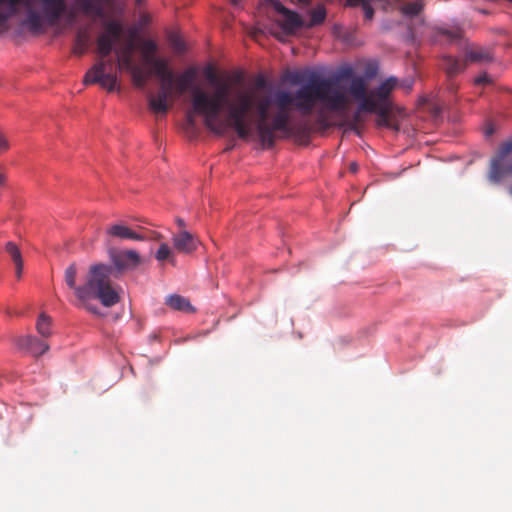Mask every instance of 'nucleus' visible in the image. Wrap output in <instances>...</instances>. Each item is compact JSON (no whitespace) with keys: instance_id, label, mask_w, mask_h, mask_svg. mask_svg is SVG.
<instances>
[{"instance_id":"72a5a7b5","label":"nucleus","mask_w":512,"mask_h":512,"mask_svg":"<svg viewBox=\"0 0 512 512\" xmlns=\"http://www.w3.org/2000/svg\"><path fill=\"white\" fill-rule=\"evenodd\" d=\"M377 74V65L376 64H369L365 69V77L368 79H371L375 77Z\"/></svg>"},{"instance_id":"58836bf2","label":"nucleus","mask_w":512,"mask_h":512,"mask_svg":"<svg viewBox=\"0 0 512 512\" xmlns=\"http://www.w3.org/2000/svg\"><path fill=\"white\" fill-rule=\"evenodd\" d=\"M9 148V144L4 135L0 132V151H6Z\"/></svg>"},{"instance_id":"c756f323","label":"nucleus","mask_w":512,"mask_h":512,"mask_svg":"<svg viewBox=\"0 0 512 512\" xmlns=\"http://www.w3.org/2000/svg\"><path fill=\"white\" fill-rule=\"evenodd\" d=\"M439 33L446 36L450 41H457L462 38L463 31L459 27L441 28Z\"/></svg>"},{"instance_id":"393cba45","label":"nucleus","mask_w":512,"mask_h":512,"mask_svg":"<svg viewBox=\"0 0 512 512\" xmlns=\"http://www.w3.org/2000/svg\"><path fill=\"white\" fill-rule=\"evenodd\" d=\"M129 73L131 74L133 84L137 88L143 89L146 86L150 74L146 73L142 67L137 66Z\"/></svg>"},{"instance_id":"a19ab883","label":"nucleus","mask_w":512,"mask_h":512,"mask_svg":"<svg viewBox=\"0 0 512 512\" xmlns=\"http://www.w3.org/2000/svg\"><path fill=\"white\" fill-rule=\"evenodd\" d=\"M15 270H16V271H15V273H16V277H17L18 279H20V278H21V276H22V271H23V262H22V263H17V264H15Z\"/></svg>"},{"instance_id":"39448f33","label":"nucleus","mask_w":512,"mask_h":512,"mask_svg":"<svg viewBox=\"0 0 512 512\" xmlns=\"http://www.w3.org/2000/svg\"><path fill=\"white\" fill-rule=\"evenodd\" d=\"M123 34V25L118 20H106L104 22V31L97 38V52L99 60L86 72L84 84H99L103 89L112 92L118 85V79L115 72L111 71L114 62L107 59L114 50L116 43Z\"/></svg>"},{"instance_id":"1a4fd4ad","label":"nucleus","mask_w":512,"mask_h":512,"mask_svg":"<svg viewBox=\"0 0 512 512\" xmlns=\"http://www.w3.org/2000/svg\"><path fill=\"white\" fill-rule=\"evenodd\" d=\"M274 9L280 14L279 24L286 34H293L297 30L305 28V21L301 16L286 8L281 2H275Z\"/></svg>"},{"instance_id":"b1692460","label":"nucleus","mask_w":512,"mask_h":512,"mask_svg":"<svg viewBox=\"0 0 512 512\" xmlns=\"http://www.w3.org/2000/svg\"><path fill=\"white\" fill-rule=\"evenodd\" d=\"M310 20L305 22V28H312L322 24L326 19V9L322 5H318L316 8L309 12Z\"/></svg>"},{"instance_id":"c03bdc74","label":"nucleus","mask_w":512,"mask_h":512,"mask_svg":"<svg viewBox=\"0 0 512 512\" xmlns=\"http://www.w3.org/2000/svg\"><path fill=\"white\" fill-rule=\"evenodd\" d=\"M176 223L180 228H182V230H185L184 228H185L186 224L182 218H177Z\"/></svg>"},{"instance_id":"9b49d317","label":"nucleus","mask_w":512,"mask_h":512,"mask_svg":"<svg viewBox=\"0 0 512 512\" xmlns=\"http://www.w3.org/2000/svg\"><path fill=\"white\" fill-rule=\"evenodd\" d=\"M386 4L393 9L398 10L406 18H415L422 14L426 6V0H386Z\"/></svg>"},{"instance_id":"2eb2a0df","label":"nucleus","mask_w":512,"mask_h":512,"mask_svg":"<svg viewBox=\"0 0 512 512\" xmlns=\"http://www.w3.org/2000/svg\"><path fill=\"white\" fill-rule=\"evenodd\" d=\"M16 345L19 349L26 350L37 356L42 355L49 349V346L46 342L39 340L38 338L31 335L17 338Z\"/></svg>"},{"instance_id":"5701e85b","label":"nucleus","mask_w":512,"mask_h":512,"mask_svg":"<svg viewBox=\"0 0 512 512\" xmlns=\"http://www.w3.org/2000/svg\"><path fill=\"white\" fill-rule=\"evenodd\" d=\"M7 4L9 7V11L0 12V26L6 24L8 19L13 16L17 11V6L19 4H24L27 8H30V0H5L1 5Z\"/></svg>"},{"instance_id":"a878e982","label":"nucleus","mask_w":512,"mask_h":512,"mask_svg":"<svg viewBox=\"0 0 512 512\" xmlns=\"http://www.w3.org/2000/svg\"><path fill=\"white\" fill-rule=\"evenodd\" d=\"M141 51L143 54L144 62L147 64L150 59L155 58V53L158 49L157 44L150 39L142 40L141 43Z\"/></svg>"},{"instance_id":"cd10ccee","label":"nucleus","mask_w":512,"mask_h":512,"mask_svg":"<svg viewBox=\"0 0 512 512\" xmlns=\"http://www.w3.org/2000/svg\"><path fill=\"white\" fill-rule=\"evenodd\" d=\"M116 53L118 54V66L120 69L130 72L138 66L133 62V57L129 52H122L116 49Z\"/></svg>"},{"instance_id":"412c9836","label":"nucleus","mask_w":512,"mask_h":512,"mask_svg":"<svg viewBox=\"0 0 512 512\" xmlns=\"http://www.w3.org/2000/svg\"><path fill=\"white\" fill-rule=\"evenodd\" d=\"M465 60L470 62L485 63L492 60L491 53L484 48H468L465 52Z\"/></svg>"},{"instance_id":"aec40b11","label":"nucleus","mask_w":512,"mask_h":512,"mask_svg":"<svg viewBox=\"0 0 512 512\" xmlns=\"http://www.w3.org/2000/svg\"><path fill=\"white\" fill-rule=\"evenodd\" d=\"M90 43V33L86 28H81L77 31L75 36V44L73 53L77 56H82L86 53Z\"/></svg>"},{"instance_id":"0eeeda50","label":"nucleus","mask_w":512,"mask_h":512,"mask_svg":"<svg viewBox=\"0 0 512 512\" xmlns=\"http://www.w3.org/2000/svg\"><path fill=\"white\" fill-rule=\"evenodd\" d=\"M32 1L30 0V8H28L24 23L31 32L38 33L43 30V19L38 12L31 8ZM40 2L44 18L50 26H54L66 12V0H40Z\"/></svg>"},{"instance_id":"473e14b6","label":"nucleus","mask_w":512,"mask_h":512,"mask_svg":"<svg viewBox=\"0 0 512 512\" xmlns=\"http://www.w3.org/2000/svg\"><path fill=\"white\" fill-rule=\"evenodd\" d=\"M362 113H368V112L366 110H360V104H359L357 107V110L354 112V114L352 115V117L349 121V126L351 129L357 130L359 128V126L362 125V123H363Z\"/></svg>"},{"instance_id":"9d476101","label":"nucleus","mask_w":512,"mask_h":512,"mask_svg":"<svg viewBox=\"0 0 512 512\" xmlns=\"http://www.w3.org/2000/svg\"><path fill=\"white\" fill-rule=\"evenodd\" d=\"M110 259L118 271L134 270L141 264L140 255L135 250L111 252Z\"/></svg>"},{"instance_id":"6ab92c4d","label":"nucleus","mask_w":512,"mask_h":512,"mask_svg":"<svg viewBox=\"0 0 512 512\" xmlns=\"http://www.w3.org/2000/svg\"><path fill=\"white\" fill-rule=\"evenodd\" d=\"M466 60L454 58L452 56H444L442 58L441 67L449 78L463 72L466 68Z\"/></svg>"},{"instance_id":"4be33fe9","label":"nucleus","mask_w":512,"mask_h":512,"mask_svg":"<svg viewBox=\"0 0 512 512\" xmlns=\"http://www.w3.org/2000/svg\"><path fill=\"white\" fill-rule=\"evenodd\" d=\"M166 304L170 308L177 310V311L186 312V313L194 311L189 300L180 295L175 294V295L169 296L166 300Z\"/></svg>"},{"instance_id":"09e8293b","label":"nucleus","mask_w":512,"mask_h":512,"mask_svg":"<svg viewBox=\"0 0 512 512\" xmlns=\"http://www.w3.org/2000/svg\"><path fill=\"white\" fill-rule=\"evenodd\" d=\"M231 1H232V4H233V5H235V6H236V5H238L237 0H231Z\"/></svg>"},{"instance_id":"a211bd4d","label":"nucleus","mask_w":512,"mask_h":512,"mask_svg":"<svg viewBox=\"0 0 512 512\" xmlns=\"http://www.w3.org/2000/svg\"><path fill=\"white\" fill-rule=\"evenodd\" d=\"M147 65L153 69V73L159 77L162 82L172 84L174 82V73L170 70L168 61L163 58L150 59Z\"/></svg>"},{"instance_id":"423d86ee","label":"nucleus","mask_w":512,"mask_h":512,"mask_svg":"<svg viewBox=\"0 0 512 512\" xmlns=\"http://www.w3.org/2000/svg\"><path fill=\"white\" fill-rule=\"evenodd\" d=\"M398 85V79L390 76L378 87L368 90L365 77L352 78L348 93L357 101H360V110L377 115L376 124L380 127H391L392 102L390 95Z\"/></svg>"},{"instance_id":"a18cd8bd","label":"nucleus","mask_w":512,"mask_h":512,"mask_svg":"<svg viewBox=\"0 0 512 512\" xmlns=\"http://www.w3.org/2000/svg\"><path fill=\"white\" fill-rule=\"evenodd\" d=\"M302 80L303 79H301L299 76H295L294 79L292 80V82L294 84H300V83H302Z\"/></svg>"},{"instance_id":"4468645a","label":"nucleus","mask_w":512,"mask_h":512,"mask_svg":"<svg viewBox=\"0 0 512 512\" xmlns=\"http://www.w3.org/2000/svg\"><path fill=\"white\" fill-rule=\"evenodd\" d=\"M172 243L174 248L179 253L191 254L193 253L198 245V239L187 230H181L172 237Z\"/></svg>"},{"instance_id":"8fccbe9b","label":"nucleus","mask_w":512,"mask_h":512,"mask_svg":"<svg viewBox=\"0 0 512 512\" xmlns=\"http://www.w3.org/2000/svg\"><path fill=\"white\" fill-rule=\"evenodd\" d=\"M480 13L487 14L486 10H479Z\"/></svg>"},{"instance_id":"49530a36","label":"nucleus","mask_w":512,"mask_h":512,"mask_svg":"<svg viewBox=\"0 0 512 512\" xmlns=\"http://www.w3.org/2000/svg\"><path fill=\"white\" fill-rule=\"evenodd\" d=\"M264 84H265L264 79H263V78H260V79L258 80V86H259V87H261V86H263Z\"/></svg>"},{"instance_id":"ea45409f","label":"nucleus","mask_w":512,"mask_h":512,"mask_svg":"<svg viewBox=\"0 0 512 512\" xmlns=\"http://www.w3.org/2000/svg\"><path fill=\"white\" fill-rule=\"evenodd\" d=\"M118 50H119V51H122V52H129V53H130V55H132V52H133V50H134V43H133V41H129V42L127 43V45H126V47H125V48H123V49H118Z\"/></svg>"},{"instance_id":"7c9ffc66","label":"nucleus","mask_w":512,"mask_h":512,"mask_svg":"<svg viewBox=\"0 0 512 512\" xmlns=\"http://www.w3.org/2000/svg\"><path fill=\"white\" fill-rule=\"evenodd\" d=\"M5 248L6 252L10 255L14 264L23 262L21 252L15 243L8 242Z\"/></svg>"},{"instance_id":"20e7f679","label":"nucleus","mask_w":512,"mask_h":512,"mask_svg":"<svg viewBox=\"0 0 512 512\" xmlns=\"http://www.w3.org/2000/svg\"><path fill=\"white\" fill-rule=\"evenodd\" d=\"M204 75L208 82L215 85L216 89L213 94L209 95L198 86H194L192 89V110L204 118V124L211 132L223 136L229 125L228 122L220 121L218 117L224 106L229 108L232 105L228 99L229 86L219 82L212 65H208L204 69Z\"/></svg>"},{"instance_id":"864d4df0","label":"nucleus","mask_w":512,"mask_h":512,"mask_svg":"<svg viewBox=\"0 0 512 512\" xmlns=\"http://www.w3.org/2000/svg\"><path fill=\"white\" fill-rule=\"evenodd\" d=\"M351 74V70H349L346 74V76H349Z\"/></svg>"},{"instance_id":"f03ea898","label":"nucleus","mask_w":512,"mask_h":512,"mask_svg":"<svg viewBox=\"0 0 512 512\" xmlns=\"http://www.w3.org/2000/svg\"><path fill=\"white\" fill-rule=\"evenodd\" d=\"M274 101L278 108L293 106L305 116L311 115L320 103L322 107L316 112V123L324 127L328 126L325 110L344 114L349 107V98L337 83L316 73H310L294 94L285 90L276 91Z\"/></svg>"},{"instance_id":"dca6fc26","label":"nucleus","mask_w":512,"mask_h":512,"mask_svg":"<svg viewBox=\"0 0 512 512\" xmlns=\"http://www.w3.org/2000/svg\"><path fill=\"white\" fill-rule=\"evenodd\" d=\"M75 7L84 15L94 19L105 18L104 7L100 0H75Z\"/></svg>"},{"instance_id":"de8ad7c7","label":"nucleus","mask_w":512,"mask_h":512,"mask_svg":"<svg viewBox=\"0 0 512 512\" xmlns=\"http://www.w3.org/2000/svg\"><path fill=\"white\" fill-rule=\"evenodd\" d=\"M266 2L270 3L274 7V3L278 2L277 0H265Z\"/></svg>"},{"instance_id":"5fc2aeb1","label":"nucleus","mask_w":512,"mask_h":512,"mask_svg":"<svg viewBox=\"0 0 512 512\" xmlns=\"http://www.w3.org/2000/svg\"><path fill=\"white\" fill-rule=\"evenodd\" d=\"M5 0H0V4H2Z\"/></svg>"},{"instance_id":"4c0bfd02","label":"nucleus","mask_w":512,"mask_h":512,"mask_svg":"<svg viewBox=\"0 0 512 512\" xmlns=\"http://www.w3.org/2000/svg\"><path fill=\"white\" fill-rule=\"evenodd\" d=\"M194 113L196 114V112L193 110V112H188L187 115H186L187 126L190 127V128H193L195 126V116H194ZM197 115H199V114L197 113Z\"/></svg>"},{"instance_id":"f8f14e48","label":"nucleus","mask_w":512,"mask_h":512,"mask_svg":"<svg viewBox=\"0 0 512 512\" xmlns=\"http://www.w3.org/2000/svg\"><path fill=\"white\" fill-rule=\"evenodd\" d=\"M173 93V83L168 84L162 82V86L160 91L157 93V95H150L148 102H149V108L154 113H166L169 109V105L167 103L168 98Z\"/></svg>"},{"instance_id":"f257e3e1","label":"nucleus","mask_w":512,"mask_h":512,"mask_svg":"<svg viewBox=\"0 0 512 512\" xmlns=\"http://www.w3.org/2000/svg\"><path fill=\"white\" fill-rule=\"evenodd\" d=\"M270 105V97H260L253 90L238 93L235 103L229 106L228 127L233 128L240 139H249L252 135V125L247 120V116L255 111L257 114L255 130L258 140L264 148L273 147L276 141V132L289 135L292 130L288 108H278L272 121L268 123Z\"/></svg>"},{"instance_id":"f3484780","label":"nucleus","mask_w":512,"mask_h":512,"mask_svg":"<svg viewBox=\"0 0 512 512\" xmlns=\"http://www.w3.org/2000/svg\"><path fill=\"white\" fill-rule=\"evenodd\" d=\"M197 75V70L194 67L187 68L183 73H181L173 85V93L178 96H181L188 90L193 89V83L195 82Z\"/></svg>"},{"instance_id":"603ef678","label":"nucleus","mask_w":512,"mask_h":512,"mask_svg":"<svg viewBox=\"0 0 512 512\" xmlns=\"http://www.w3.org/2000/svg\"><path fill=\"white\" fill-rule=\"evenodd\" d=\"M509 193L512 196V186L509 188Z\"/></svg>"},{"instance_id":"37998d69","label":"nucleus","mask_w":512,"mask_h":512,"mask_svg":"<svg viewBox=\"0 0 512 512\" xmlns=\"http://www.w3.org/2000/svg\"><path fill=\"white\" fill-rule=\"evenodd\" d=\"M349 170L353 173H356L358 171V164L355 162H351L349 164Z\"/></svg>"},{"instance_id":"c9c22d12","label":"nucleus","mask_w":512,"mask_h":512,"mask_svg":"<svg viewBox=\"0 0 512 512\" xmlns=\"http://www.w3.org/2000/svg\"><path fill=\"white\" fill-rule=\"evenodd\" d=\"M63 16H65V18L69 24H73L76 21V11L73 9L68 10L66 8V12L64 13Z\"/></svg>"},{"instance_id":"79ce46f5","label":"nucleus","mask_w":512,"mask_h":512,"mask_svg":"<svg viewBox=\"0 0 512 512\" xmlns=\"http://www.w3.org/2000/svg\"><path fill=\"white\" fill-rule=\"evenodd\" d=\"M401 86L409 92L412 89L413 86V80H405L401 83Z\"/></svg>"},{"instance_id":"f704fd0d","label":"nucleus","mask_w":512,"mask_h":512,"mask_svg":"<svg viewBox=\"0 0 512 512\" xmlns=\"http://www.w3.org/2000/svg\"><path fill=\"white\" fill-rule=\"evenodd\" d=\"M333 33L336 37L342 39L343 41L347 42L349 39H348V36L346 34H343L342 33V27L339 26V25H334L333 27Z\"/></svg>"},{"instance_id":"e433bc0d","label":"nucleus","mask_w":512,"mask_h":512,"mask_svg":"<svg viewBox=\"0 0 512 512\" xmlns=\"http://www.w3.org/2000/svg\"><path fill=\"white\" fill-rule=\"evenodd\" d=\"M491 82L490 77L487 74L480 75L475 79V84L477 85H484Z\"/></svg>"},{"instance_id":"7ed1b4c3","label":"nucleus","mask_w":512,"mask_h":512,"mask_svg":"<svg viewBox=\"0 0 512 512\" xmlns=\"http://www.w3.org/2000/svg\"><path fill=\"white\" fill-rule=\"evenodd\" d=\"M113 268L106 264H94L89 268L85 283L76 284L78 267L71 263L64 271V282L73 290L79 305L88 312L100 315L98 307L91 303L93 299H99L105 307H112L120 301V296L111 285V274Z\"/></svg>"},{"instance_id":"c85d7f7f","label":"nucleus","mask_w":512,"mask_h":512,"mask_svg":"<svg viewBox=\"0 0 512 512\" xmlns=\"http://www.w3.org/2000/svg\"><path fill=\"white\" fill-rule=\"evenodd\" d=\"M50 326H51V318L48 317L46 314L42 313L36 323V328L39 334H41L43 337H49L50 332Z\"/></svg>"},{"instance_id":"6e6552de","label":"nucleus","mask_w":512,"mask_h":512,"mask_svg":"<svg viewBox=\"0 0 512 512\" xmlns=\"http://www.w3.org/2000/svg\"><path fill=\"white\" fill-rule=\"evenodd\" d=\"M510 175H512V139L502 143L496 156L491 159L489 179L491 182L498 183Z\"/></svg>"},{"instance_id":"2f4dec72","label":"nucleus","mask_w":512,"mask_h":512,"mask_svg":"<svg viewBox=\"0 0 512 512\" xmlns=\"http://www.w3.org/2000/svg\"><path fill=\"white\" fill-rule=\"evenodd\" d=\"M169 44L178 54H182L185 51V44L183 40L175 33L169 35Z\"/></svg>"},{"instance_id":"ddd939ff","label":"nucleus","mask_w":512,"mask_h":512,"mask_svg":"<svg viewBox=\"0 0 512 512\" xmlns=\"http://www.w3.org/2000/svg\"><path fill=\"white\" fill-rule=\"evenodd\" d=\"M106 234L110 239L119 240L144 241L147 238L145 235L131 229L122 222L110 225L106 229Z\"/></svg>"},{"instance_id":"3c124183","label":"nucleus","mask_w":512,"mask_h":512,"mask_svg":"<svg viewBox=\"0 0 512 512\" xmlns=\"http://www.w3.org/2000/svg\"><path fill=\"white\" fill-rule=\"evenodd\" d=\"M161 238V235L160 234H157L155 239H160Z\"/></svg>"},{"instance_id":"bb28decb","label":"nucleus","mask_w":512,"mask_h":512,"mask_svg":"<svg viewBox=\"0 0 512 512\" xmlns=\"http://www.w3.org/2000/svg\"><path fill=\"white\" fill-rule=\"evenodd\" d=\"M155 258L159 262H163L165 260H168L173 265H175V262H176L173 250L166 243H162L159 246L158 250L155 253Z\"/></svg>"}]
</instances>
